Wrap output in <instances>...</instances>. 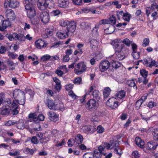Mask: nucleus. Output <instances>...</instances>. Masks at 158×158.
Segmentation results:
<instances>
[{
	"mask_svg": "<svg viewBox=\"0 0 158 158\" xmlns=\"http://www.w3.org/2000/svg\"><path fill=\"white\" fill-rule=\"evenodd\" d=\"M104 131V128L101 125L97 127V131L99 134L102 133Z\"/></svg>",
	"mask_w": 158,
	"mask_h": 158,
	"instance_id": "4d7b16f0",
	"label": "nucleus"
},
{
	"mask_svg": "<svg viewBox=\"0 0 158 158\" xmlns=\"http://www.w3.org/2000/svg\"><path fill=\"white\" fill-rule=\"evenodd\" d=\"M83 139V136L81 135L80 134H78L74 139L76 143L75 145L78 146L79 144H81L82 142Z\"/></svg>",
	"mask_w": 158,
	"mask_h": 158,
	"instance_id": "cd10ccee",
	"label": "nucleus"
},
{
	"mask_svg": "<svg viewBox=\"0 0 158 158\" xmlns=\"http://www.w3.org/2000/svg\"><path fill=\"white\" fill-rule=\"evenodd\" d=\"M61 11L58 9L53 10L51 12L52 14L54 16H57L60 14Z\"/></svg>",
	"mask_w": 158,
	"mask_h": 158,
	"instance_id": "052dcab7",
	"label": "nucleus"
},
{
	"mask_svg": "<svg viewBox=\"0 0 158 158\" xmlns=\"http://www.w3.org/2000/svg\"><path fill=\"white\" fill-rule=\"evenodd\" d=\"M56 35L60 39H63L67 37V33L65 29L58 31L56 33Z\"/></svg>",
	"mask_w": 158,
	"mask_h": 158,
	"instance_id": "4be33fe9",
	"label": "nucleus"
},
{
	"mask_svg": "<svg viewBox=\"0 0 158 158\" xmlns=\"http://www.w3.org/2000/svg\"><path fill=\"white\" fill-rule=\"evenodd\" d=\"M74 69V72L77 75H80L85 72L87 67L84 62H81L78 63Z\"/></svg>",
	"mask_w": 158,
	"mask_h": 158,
	"instance_id": "20e7f679",
	"label": "nucleus"
},
{
	"mask_svg": "<svg viewBox=\"0 0 158 158\" xmlns=\"http://www.w3.org/2000/svg\"><path fill=\"white\" fill-rule=\"evenodd\" d=\"M132 55L133 58L135 60L138 59L140 56L139 52H133L132 53Z\"/></svg>",
	"mask_w": 158,
	"mask_h": 158,
	"instance_id": "8fccbe9b",
	"label": "nucleus"
},
{
	"mask_svg": "<svg viewBox=\"0 0 158 158\" xmlns=\"http://www.w3.org/2000/svg\"><path fill=\"white\" fill-rule=\"evenodd\" d=\"M82 129L84 132L88 134H92L96 130L95 127L93 126H85L83 127Z\"/></svg>",
	"mask_w": 158,
	"mask_h": 158,
	"instance_id": "f3484780",
	"label": "nucleus"
},
{
	"mask_svg": "<svg viewBox=\"0 0 158 158\" xmlns=\"http://www.w3.org/2000/svg\"><path fill=\"white\" fill-rule=\"evenodd\" d=\"M31 1L32 0H25L24 1L25 3L26 4V5H25V9L27 10H29L34 7L31 4Z\"/></svg>",
	"mask_w": 158,
	"mask_h": 158,
	"instance_id": "7c9ffc66",
	"label": "nucleus"
},
{
	"mask_svg": "<svg viewBox=\"0 0 158 158\" xmlns=\"http://www.w3.org/2000/svg\"><path fill=\"white\" fill-rule=\"evenodd\" d=\"M8 56L10 57H11L13 59H14L18 55L16 54H14L13 52H8Z\"/></svg>",
	"mask_w": 158,
	"mask_h": 158,
	"instance_id": "69168bd1",
	"label": "nucleus"
},
{
	"mask_svg": "<svg viewBox=\"0 0 158 158\" xmlns=\"http://www.w3.org/2000/svg\"><path fill=\"white\" fill-rule=\"evenodd\" d=\"M135 80H136L135 79H134L127 81V84L129 86L131 87H133L134 89H137V87L136 85L135 84V83L134 81Z\"/></svg>",
	"mask_w": 158,
	"mask_h": 158,
	"instance_id": "e433bc0d",
	"label": "nucleus"
},
{
	"mask_svg": "<svg viewBox=\"0 0 158 158\" xmlns=\"http://www.w3.org/2000/svg\"><path fill=\"white\" fill-rule=\"evenodd\" d=\"M150 40L149 38H146L144 39L143 43L142 46L143 47H146L148 46L149 44Z\"/></svg>",
	"mask_w": 158,
	"mask_h": 158,
	"instance_id": "c03bdc74",
	"label": "nucleus"
},
{
	"mask_svg": "<svg viewBox=\"0 0 158 158\" xmlns=\"http://www.w3.org/2000/svg\"><path fill=\"white\" fill-rule=\"evenodd\" d=\"M51 58V56L49 55H46L43 56L41 60L43 61H45L49 60Z\"/></svg>",
	"mask_w": 158,
	"mask_h": 158,
	"instance_id": "13d9d810",
	"label": "nucleus"
},
{
	"mask_svg": "<svg viewBox=\"0 0 158 158\" xmlns=\"http://www.w3.org/2000/svg\"><path fill=\"white\" fill-rule=\"evenodd\" d=\"M60 25L63 27L69 26V27L71 28L72 31H75L76 28V24L74 21L70 22L67 20H63L61 22Z\"/></svg>",
	"mask_w": 158,
	"mask_h": 158,
	"instance_id": "423d86ee",
	"label": "nucleus"
},
{
	"mask_svg": "<svg viewBox=\"0 0 158 158\" xmlns=\"http://www.w3.org/2000/svg\"><path fill=\"white\" fill-rule=\"evenodd\" d=\"M125 91L123 90H121L117 93L116 96L119 98H122L125 96Z\"/></svg>",
	"mask_w": 158,
	"mask_h": 158,
	"instance_id": "ea45409f",
	"label": "nucleus"
},
{
	"mask_svg": "<svg viewBox=\"0 0 158 158\" xmlns=\"http://www.w3.org/2000/svg\"><path fill=\"white\" fill-rule=\"evenodd\" d=\"M132 156L135 158H138L140 156V155L137 151H135L132 152Z\"/></svg>",
	"mask_w": 158,
	"mask_h": 158,
	"instance_id": "e2e57ef3",
	"label": "nucleus"
},
{
	"mask_svg": "<svg viewBox=\"0 0 158 158\" xmlns=\"http://www.w3.org/2000/svg\"><path fill=\"white\" fill-rule=\"evenodd\" d=\"M83 158H94V154L91 152L86 153L84 155Z\"/></svg>",
	"mask_w": 158,
	"mask_h": 158,
	"instance_id": "de8ad7c7",
	"label": "nucleus"
},
{
	"mask_svg": "<svg viewBox=\"0 0 158 158\" xmlns=\"http://www.w3.org/2000/svg\"><path fill=\"white\" fill-rule=\"evenodd\" d=\"M90 47L93 51H95L98 46V42L95 39H92L89 41Z\"/></svg>",
	"mask_w": 158,
	"mask_h": 158,
	"instance_id": "5701e85b",
	"label": "nucleus"
},
{
	"mask_svg": "<svg viewBox=\"0 0 158 158\" xmlns=\"http://www.w3.org/2000/svg\"><path fill=\"white\" fill-rule=\"evenodd\" d=\"M120 40H119V41ZM111 44L113 46L115 52L121 51L123 48V45H120V42H119L118 40H115L112 41Z\"/></svg>",
	"mask_w": 158,
	"mask_h": 158,
	"instance_id": "f8f14e48",
	"label": "nucleus"
},
{
	"mask_svg": "<svg viewBox=\"0 0 158 158\" xmlns=\"http://www.w3.org/2000/svg\"><path fill=\"white\" fill-rule=\"evenodd\" d=\"M81 77H78L75 79L73 82L75 84L79 85L81 83Z\"/></svg>",
	"mask_w": 158,
	"mask_h": 158,
	"instance_id": "bf43d9fd",
	"label": "nucleus"
},
{
	"mask_svg": "<svg viewBox=\"0 0 158 158\" xmlns=\"http://www.w3.org/2000/svg\"><path fill=\"white\" fill-rule=\"evenodd\" d=\"M143 64L147 67L152 68L153 66H158V62L150 58H148L142 61Z\"/></svg>",
	"mask_w": 158,
	"mask_h": 158,
	"instance_id": "39448f33",
	"label": "nucleus"
},
{
	"mask_svg": "<svg viewBox=\"0 0 158 158\" xmlns=\"http://www.w3.org/2000/svg\"><path fill=\"white\" fill-rule=\"evenodd\" d=\"M14 98L20 105H23L25 103V94L23 92L19 89L15 90L13 93Z\"/></svg>",
	"mask_w": 158,
	"mask_h": 158,
	"instance_id": "f03ea898",
	"label": "nucleus"
},
{
	"mask_svg": "<svg viewBox=\"0 0 158 158\" xmlns=\"http://www.w3.org/2000/svg\"><path fill=\"white\" fill-rule=\"evenodd\" d=\"M17 127L20 129H23L24 128V122L22 120H19L16 123Z\"/></svg>",
	"mask_w": 158,
	"mask_h": 158,
	"instance_id": "4c0bfd02",
	"label": "nucleus"
},
{
	"mask_svg": "<svg viewBox=\"0 0 158 158\" xmlns=\"http://www.w3.org/2000/svg\"><path fill=\"white\" fill-rule=\"evenodd\" d=\"M92 96L93 97V99H96L98 101L100 98V94L99 92L96 90H94L93 91Z\"/></svg>",
	"mask_w": 158,
	"mask_h": 158,
	"instance_id": "c756f323",
	"label": "nucleus"
},
{
	"mask_svg": "<svg viewBox=\"0 0 158 158\" xmlns=\"http://www.w3.org/2000/svg\"><path fill=\"white\" fill-rule=\"evenodd\" d=\"M130 15L129 14L126 13L122 18L125 21L127 22H129L130 20Z\"/></svg>",
	"mask_w": 158,
	"mask_h": 158,
	"instance_id": "5fc2aeb1",
	"label": "nucleus"
},
{
	"mask_svg": "<svg viewBox=\"0 0 158 158\" xmlns=\"http://www.w3.org/2000/svg\"><path fill=\"white\" fill-rule=\"evenodd\" d=\"M98 106V102L94 99H90L88 101L85 105L86 108L91 111L96 110Z\"/></svg>",
	"mask_w": 158,
	"mask_h": 158,
	"instance_id": "7ed1b4c3",
	"label": "nucleus"
},
{
	"mask_svg": "<svg viewBox=\"0 0 158 158\" xmlns=\"http://www.w3.org/2000/svg\"><path fill=\"white\" fill-rule=\"evenodd\" d=\"M94 154V158L95 157L96 158H99L102 156V154L100 152H99L97 150H95Z\"/></svg>",
	"mask_w": 158,
	"mask_h": 158,
	"instance_id": "3c124183",
	"label": "nucleus"
},
{
	"mask_svg": "<svg viewBox=\"0 0 158 158\" xmlns=\"http://www.w3.org/2000/svg\"><path fill=\"white\" fill-rule=\"evenodd\" d=\"M35 46L37 48L41 49L44 47H45L47 44L44 41L42 40H38L35 42Z\"/></svg>",
	"mask_w": 158,
	"mask_h": 158,
	"instance_id": "412c9836",
	"label": "nucleus"
},
{
	"mask_svg": "<svg viewBox=\"0 0 158 158\" xmlns=\"http://www.w3.org/2000/svg\"><path fill=\"white\" fill-rule=\"evenodd\" d=\"M102 144V145L100 146L98 148V151H99V152H100L101 153L104 150L105 148H106V145L105 146V143H104L103 144Z\"/></svg>",
	"mask_w": 158,
	"mask_h": 158,
	"instance_id": "338daca9",
	"label": "nucleus"
},
{
	"mask_svg": "<svg viewBox=\"0 0 158 158\" xmlns=\"http://www.w3.org/2000/svg\"><path fill=\"white\" fill-rule=\"evenodd\" d=\"M1 114L2 115H8L10 113V110L13 115L17 114L19 110V105L13 101L11 106L8 105L3 104L1 108Z\"/></svg>",
	"mask_w": 158,
	"mask_h": 158,
	"instance_id": "f257e3e1",
	"label": "nucleus"
},
{
	"mask_svg": "<svg viewBox=\"0 0 158 158\" xmlns=\"http://www.w3.org/2000/svg\"><path fill=\"white\" fill-rule=\"evenodd\" d=\"M110 65V62L107 60H105L101 62L99 64V69L101 72H103L109 68Z\"/></svg>",
	"mask_w": 158,
	"mask_h": 158,
	"instance_id": "4468645a",
	"label": "nucleus"
},
{
	"mask_svg": "<svg viewBox=\"0 0 158 158\" xmlns=\"http://www.w3.org/2000/svg\"><path fill=\"white\" fill-rule=\"evenodd\" d=\"M48 115L50 120L54 122H56L59 120V115L55 113L52 111L49 112L48 113Z\"/></svg>",
	"mask_w": 158,
	"mask_h": 158,
	"instance_id": "a211bd4d",
	"label": "nucleus"
},
{
	"mask_svg": "<svg viewBox=\"0 0 158 158\" xmlns=\"http://www.w3.org/2000/svg\"><path fill=\"white\" fill-rule=\"evenodd\" d=\"M73 87V85L71 84H69L66 85L65 86V89L66 90H70Z\"/></svg>",
	"mask_w": 158,
	"mask_h": 158,
	"instance_id": "680f3d73",
	"label": "nucleus"
},
{
	"mask_svg": "<svg viewBox=\"0 0 158 158\" xmlns=\"http://www.w3.org/2000/svg\"><path fill=\"white\" fill-rule=\"evenodd\" d=\"M106 104L107 106L112 109L116 108L119 104H118V102L116 99L113 97L110 98Z\"/></svg>",
	"mask_w": 158,
	"mask_h": 158,
	"instance_id": "9d476101",
	"label": "nucleus"
},
{
	"mask_svg": "<svg viewBox=\"0 0 158 158\" xmlns=\"http://www.w3.org/2000/svg\"><path fill=\"white\" fill-rule=\"evenodd\" d=\"M28 117L29 118H31L29 120L30 122H32V119H33V121L35 122L37 120V116L35 113H31L29 115Z\"/></svg>",
	"mask_w": 158,
	"mask_h": 158,
	"instance_id": "a18cd8bd",
	"label": "nucleus"
},
{
	"mask_svg": "<svg viewBox=\"0 0 158 158\" xmlns=\"http://www.w3.org/2000/svg\"><path fill=\"white\" fill-rule=\"evenodd\" d=\"M27 15L29 18L31 19V22L32 24H37L39 23L37 19L36 20H35L34 19H33L35 15V10L34 7L27 11Z\"/></svg>",
	"mask_w": 158,
	"mask_h": 158,
	"instance_id": "6e6552de",
	"label": "nucleus"
},
{
	"mask_svg": "<svg viewBox=\"0 0 158 158\" xmlns=\"http://www.w3.org/2000/svg\"><path fill=\"white\" fill-rule=\"evenodd\" d=\"M19 5V2L15 0H5L4 3V6L5 8H15Z\"/></svg>",
	"mask_w": 158,
	"mask_h": 158,
	"instance_id": "0eeeda50",
	"label": "nucleus"
},
{
	"mask_svg": "<svg viewBox=\"0 0 158 158\" xmlns=\"http://www.w3.org/2000/svg\"><path fill=\"white\" fill-rule=\"evenodd\" d=\"M105 146L107 149H114L118 146V144L116 141L112 140L110 141L109 143H105Z\"/></svg>",
	"mask_w": 158,
	"mask_h": 158,
	"instance_id": "2eb2a0df",
	"label": "nucleus"
},
{
	"mask_svg": "<svg viewBox=\"0 0 158 158\" xmlns=\"http://www.w3.org/2000/svg\"><path fill=\"white\" fill-rule=\"evenodd\" d=\"M152 135L154 140H158V129L154 128L152 130Z\"/></svg>",
	"mask_w": 158,
	"mask_h": 158,
	"instance_id": "c9c22d12",
	"label": "nucleus"
},
{
	"mask_svg": "<svg viewBox=\"0 0 158 158\" xmlns=\"http://www.w3.org/2000/svg\"><path fill=\"white\" fill-rule=\"evenodd\" d=\"M31 142L34 144H37L39 143V140L37 139V138L34 136L31 139Z\"/></svg>",
	"mask_w": 158,
	"mask_h": 158,
	"instance_id": "774afa93",
	"label": "nucleus"
},
{
	"mask_svg": "<svg viewBox=\"0 0 158 158\" xmlns=\"http://www.w3.org/2000/svg\"><path fill=\"white\" fill-rule=\"evenodd\" d=\"M7 65L9 67V69L13 70L15 69V64L12 61L8 60L7 61Z\"/></svg>",
	"mask_w": 158,
	"mask_h": 158,
	"instance_id": "f704fd0d",
	"label": "nucleus"
},
{
	"mask_svg": "<svg viewBox=\"0 0 158 158\" xmlns=\"http://www.w3.org/2000/svg\"><path fill=\"white\" fill-rule=\"evenodd\" d=\"M75 144L74 139H69L68 142V144L69 147H71L73 146L74 144L75 145Z\"/></svg>",
	"mask_w": 158,
	"mask_h": 158,
	"instance_id": "6e6d98bb",
	"label": "nucleus"
},
{
	"mask_svg": "<svg viewBox=\"0 0 158 158\" xmlns=\"http://www.w3.org/2000/svg\"><path fill=\"white\" fill-rule=\"evenodd\" d=\"M14 35L15 40H19L21 41H24V36L23 34L14 33Z\"/></svg>",
	"mask_w": 158,
	"mask_h": 158,
	"instance_id": "bb28decb",
	"label": "nucleus"
},
{
	"mask_svg": "<svg viewBox=\"0 0 158 158\" xmlns=\"http://www.w3.org/2000/svg\"><path fill=\"white\" fill-rule=\"evenodd\" d=\"M99 28V25L96 24L95 27L92 30V34L93 36L95 37H97L98 35V32Z\"/></svg>",
	"mask_w": 158,
	"mask_h": 158,
	"instance_id": "2f4dec72",
	"label": "nucleus"
},
{
	"mask_svg": "<svg viewBox=\"0 0 158 158\" xmlns=\"http://www.w3.org/2000/svg\"><path fill=\"white\" fill-rule=\"evenodd\" d=\"M115 58L119 60H122L125 57L124 53L121 51L115 52V54L114 55Z\"/></svg>",
	"mask_w": 158,
	"mask_h": 158,
	"instance_id": "a878e982",
	"label": "nucleus"
},
{
	"mask_svg": "<svg viewBox=\"0 0 158 158\" xmlns=\"http://www.w3.org/2000/svg\"><path fill=\"white\" fill-rule=\"evenodd\" d=\"M111 91V89L109 87H107L105 88L103 90V96L104 98H107L110 95Z\"/></svg>",
	"mask_w": 158,
	"mask_h": 158,
	"instance_id": "473e14b6",
	"label": "nucleus"
},
{
	"mask_svg": "<svg viewBox=\"0 0 158 158\" xmlns=\"http://www.w3.org/2000/svg\"><path fill=\"white\" fill-rule=\"evenodd\" d=\"M65 107L63 103H60L56 107V110H59L60 111H63L65 109Z\"/></svg>",
	"mask_w": 158,
	"mask_h": 158,
	"instance_id": "49530a36",
	"label": "nucleus"
},
{
	"mask_svg": "<svg viewBox=\"0 0 158 158\" xmlns=\"http://www.w3.org/2000/svg\"><path fill=\"white\" fill-rule=\"evenodd\" d=\"M9 154L11 156H15L20 155V152L19 151H13L9 152Z\"/></svg>",
	"mask_w": 158,
	"mask_h": 158,
	"instance_id": "09e8293b",
	"label": "nucleus"
},
{
	"mask_svg": "<svg viewBox=\"0 0 158 158\" xmlns=\"http://www.w3.org/2000/svg\"><path fill=\"white\" fill-rule=\"evenodd\" d=\"M151 10L150 11H158V5L155 2H153L151 5Z\"/></svg>",
	"mask_w": 158,
	"mask_h": 158,
	"instance_id": "37998d69",
	"label": "nucleus"
},
{
	"mask_svg": "<svg viewBox=\"0 0 158 158\" xmlns=\"http://www.w3.org/2000/svg\"><path fill=\"white\" fill-rule=\"evenodd\" d=\"M113 150V152L119 156H121L123 153L122 150L118 146Z\"/></svg>",
	"mask_w": 158,
	"mask_h": 158,
	"instance_id": "58836bf2",
	"label": "nucleus"
},
{
	"mask_svg": "<svg viewBox=\"0 0 158 158\" xmlns=\"http://www.w3.org/2000/svg\"><path fill=\"white\" fill-rule=\"evenodd\" d=\"M69 3L68 0H57L58 5L60 7L63 8L67 7Z\"/></svg>",
	"mask_w": 158,
	"mask_h": 158,
	"instance_id": "aec40b11",
	"label": "nucleus"
},
{
	"mask_svg": "<svg viewBox=\"0 0 158 158\" xmlns=\"http://www.w3.org/2000/svg\"><path fill=\"white\" fill-rule=\"evenodd\" d=\"M47 104L48 108L50 109H56V106H55V103L53 101L52 99H48L47 100Z\"/></svg>",
	"mask_w": 158,
	"mask_h": 158,
	"instance_id": "c85d7f7f",
	"label": "nucleus"
},
{
	"mask_svg": "<svg viewBox=\"0 0 158 158\" xmlns=\"http://www.w3.org/2000/svg\"><path fill=\"white\" fill-rule=\"evenodd\" d=\"M40 19L41 21L44 23H48L50 19L49 15L46 11H44L40 14Z\"/></svg>",
	"mask_w": 158,
	"mask_h": 158,
	"instance_id": "ddd939ff",
	"label": "nucleus"
},
{
	"mask_svg": "<svg viewBox=\"0 0 158 158\" xmlns=\"http://www.w3.org/2000/svg\"><path fill=\"white\" fill-rule=\"evenodd\" d=\"M17 123V122L14 120H9L7 121L4 122V125L6 126H9L11 125L15 124Z\"/></svg>",
	"mask_w": 158,
	"mask_h": 158,
	"instance_id": "a19ab883",
	"label": "nucleus"
},
{
	"mask_svg": "<svg viewBox=\"0 0 158 158\" xmlns=\"http://www.w3.org/2000/svg\"><path fill=\"white\" fill-rule=\"evenodd\" d=\"M80 27L82 30H89L91 29L90 24L86 22H82L80 24Z\"/></svg>",
	"mask_w": 158,
	"mask_h": 158,
	"instance_id": "393cba45",
	"label": "nucleus"
},
{
	"mask_svg": "<svg viewBox=\"0 0 158 158\" xmlns=\"http://www.w3.org/2000/svg\"><path fill=\"white\" fill-rule=\"evenodd\" d=\"M111 64L113 68L116 69L120 67L121 63L117 61L112 60L111 62Z\"/></svg>",
	"mask_w": 158,
	"mask_h": 158,
	"instance_id": "72a5a7b5",
	"label": "nucleus"
},
{
	"mask_svg": "<svg viewBox=\"0 0 158 158\" xmlns=\"http://www.w3.org/2000/svg\"><path fill=\"white\" fill-rule=\"evenodd\" d=\"M143 103L142 101L141 100L139 99L135 103V108L136 109L138 110L140 106H141L142 104Z\"/></svg>",
	"mask_w": 158,
	"mask_h": 158,
	"instance_id": "603ef678",
	"label": "nucleus"
},
{
	"mask_svg": "<svg viewBox=\"0 0 158 158\" xmlns=\"http://www.w3.org/2000/svg\"><path fill=\"white\" fill-rule=\"evenodd\" d=\"M123 42L124 44H125L127 46H130L131 44V42L130 41V40L127 39H125L123 40Z\"/></svg>",
	"mask_w": 158,
	"mask_h": 158,
	"instance_id": "0e129e2a",
	"label": "nucleus"
},
{
	"mask_svg": "<svg viewBox=\"0 0 158 158\" xmlns=\"http://www.w3.org/2000/svg\"><path fill=\"white\" fill-rule=\"evenodd\" d=\"M157 145L156 143L151 141L147 143L146 147L148 150H153L156 148Z\"/></svg>",
	"mask_w": 158,
	"mask_h": 158,
	"instance_id": "6ab92c4d",
	"label": "nucleus"
},
{
	"mask_svg": "<svg viewBox=\"0 0 158 158\" xmlns=\"http://www.w3.org/2000/svg\"><path fill=\"white\" fill-rule=\"evenodd\" d=\"M3 16L0 15V31H4L7 27L11 25L8 20H3Z\"/></svg>",
	"mask_w": 158,
	"mask_h": 158,
	"instance_id": "1a4fd4ad",
	"label": "nucleus"
},
{
	"mask_svg": "<svg viewBox=\"0 0 158 158\" xmlns=\"http://www.w3.org/2000/svg\"><path fill=\"white\" fill-rule=\"evenodd\" d=\"M135 142L137 145L139 147L141 148H144L145 144L144 142V141L139 137H137L135 138Z\"/></svg>",
	"mask_w": 158,
	"mask_h": 158,
	"instance_id": "b1692460",
	"label": "nucleus"
},
{
	"mask_svg": "<svg viewBox=\"0 0 158 158\" xmlns=\"http://www.w3.org/2000/svg\"><path fill=\"white\" fill-rule=\"evenodd\" d=\"M6 16L8 19L14 20L15 18V15L13 11L11 9H7L5 12Z\"/></svg>",
	"mask_w": 158,
	"mask_h": 158,
	"instance_id": "dca6fc26",
	"label": "nucleus"
},
{
	"mask_svg": "<svg viewBox=\"0 0 158 158\" xmlns=\"http://www.w3.org/2000/svg\"><path fill=\"white\" fill-rule=\"evenodd\" d=\"M66 28L65 30L66 31V33H67V36L72 35L75 31H72L71 28L69 27V26H66Z\"/></svg>",
	"mask_w": 158,
	"mask_h": 158,
	"instance_id": "79ce46f5",
	"label": "nucleus"
},
{
	"mask_svg": "<svg viewBox=\"0 0 158 158\" xmlns=\"http://www.w3.org/2000/svg\"><path fill=\"white\" fill-rule=\"evenodd\" d=\"M141 75L143 78H146L148 75V72L144 69H142L140 71Z\"/></svg>",
	"mask_w": 158,
	"mask_h": 158,
	"instance_id": "864d4df0",
	"label": "nucleus"
},
{
	"mask_svg": "<svg viewBox=\"0 0 158 158\" xmlns=\"http://www.w3.org/2000/svg\"><path fill=\"white\" fill-rule=\"evenodd\" d=\"M49 3L48 0H38L37 5L38 8L41 10L46 9L48 7Z\"/></svg>",
	"mask_w": 158,
	"mask_h": 158,
	"instance_id": "9b49d317",
	"label": "nucleus"
}]
</instances>
